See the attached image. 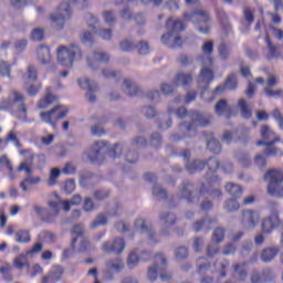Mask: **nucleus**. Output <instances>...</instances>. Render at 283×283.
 <instances>
[{"mask_svg": "<svg viewBox=\"0 0 283 283\" xmlns=\"http://www.w3.org/2000/svg\"><path fill=\"white\" fill-rule=\"evenodd\" d=\"M179 200H187L191 205H199L202 211L213 209V201L207 198V187L203 182L196 185L192 182H184L177 192Z\"/></svg>", "mask_w": 283, "mask_h": 283, "instance_id": "f257e3e1", "label": "nucleus"}, {"mask_svg": "<svg viewBox=\"0 0 283 283\" xmlns=\"http://www.w3.org/2000/svg\"><path fill=\"white\" fill-rule=\"evenodd\" d=\"M201 50L203 54L198 57L199 63H201L198 86L201 90H207L209 82L213 81V71L211 70V65H213V59L211 57V54H213V41L205 42Z\"/></svg>", "mask_w": 283, "mask_h": 283, "instance_id": "f03ea898", "label": "nucleus"}, {"mask_svg": "<svg viewBox=\"0 0 283 283\" xmlns=\"http://www.w3.org/2000/svg\"><path fill=\"white\" fill-rule=\"evenodd\" d=\"M166 28L167 32L161 35V43L172 50L182 48V36H180V33L185 30L182 21L168 18L166 21Z\"/></svg>", "mask_w": 283, "mask_h": 283, "instance_id": "7ed1b4c3", "label": "nucleus"}, {"mask_svg": "<svg viewBox=\"0 0 283 283\" xmlns=\"http://www.w3.org/2000/svg\"><path fill=\"white\" fill-rule=\"evenodd\" d=\"M190 118V122L179 124V132H184L185 136L189 137L196 136V127H208L209 123H211V115L199 112H192Z\"/></svg>", "mask_w": 283, "mask_h": 283, "instance_id": "20e7f679", "label": "nucleus"}, {"mask_svg": "<svg viewBox=\"0 0 283 283\" xmlns=\"http://www.w3.org/2000/svg\"><path fill=\"white\" fill-rule=\"evenodd\" d=\"M34 165V154L27 151L25 159L22 160L18 167V171H25L27 177L20 184V189L22 191H28V185H39L41 182V177H31L32 166Z\"/></svg>", "mask_w": 283, "mask_h": 283, "instance_id": "39448f33", "label": "nucleus"}, {"mask_svg": "<svg viewBox=\"0 0 283 283\" xmlns=\"http://www.w3.org/2000/svg\"><path fill=\"white\" fill-rule=\"evenodd\" d=\"M74 59H77V61L83 59V52L78 45L71 44L69 46H60L57 49V62L61 65L71 66L74 63Z\"/></svg>", "mask_w": 283, "mask_h": 283, "instance_id": "423d86ee", "label": "nucleus"}, {"mask_svg": "<svg viewBox=\"0 0 283 283\" xmlns=\"http://www.w3.org/2000/svg\"><path fill=\"white\" fill-rule=\"evenodd\" d=\"M72 15L70 2H62L57 9L50 14L51 25L54 30H63L65 21Z\"/></svg>", "mask_w": 283, "mask_h": 283, "instance_id": "0eeeda50", "label": "nucleus"}, {"mask_svg": "<svg viewBox=\"0 0 283 283\" xmlns=\"http://www.w3.org/2000/svg\"><path fill=\"white\" fill-rule=\"evenodd\" d=\"M185 21H191L195 23L196 30L200 32V34H209V30H211V25L209 24V13L205 10H198L195 13H185Z\"/></svg>", "mask_w": 283, "mask_h": 283, "instance_id": "6e6552de", "label": "nucleus"}, {"mask_svg": "<svg viewBox=\"0 0 283 283\" xmlns=\"http://www.w3.org/2000/svg\"><path fill=\"white\" fill-rule=\"evenodd\" d=\"M123 271H125V261L122 258H114L106 261L102 275L106 282H112L114 275L123 273Z\"/></svg>", "mask_w": 283, "mask_h": 283, "instance_id": "1a4fd4ad", "label": "nucleus"}, {"mask_svg": "<svg viewBox=\"0 0 283 283\" xmlns=\"http://www.w3.org/2000/svg\"><path fill=\"white\" fill-rule=\"evenodd\" d=\"M82 201H83V198H81V195L73 196L70 201L61 200V199H59L56 201H50L49 202V207H50L49 217L55 218V216H59V211H61V209H64V211H70L71 205L78 206V205H81Z\"/></svg>", "mask_w": 283, "mask_h": 283, "instance_id": "9d476101", "label": "nucleus"}, {"mask_svg": "<svg viewBox=\"0 0 283 283\" xmlns=\"http://www.w3.org/2000/svg\"><path fill=\"white\" fill-rule=\"evenodd\" d=\"M265 180H268V193L274 196V198H282V193L277 191L275 185H282L283 182V171L280 169H270L265 172Z\"/></svg>", "mask_w": 283, "mask_h": 283, "instance_id": "9b49d317", "label": "nucleus"}, {"mask_svg": "<svg viewBox=\"0 0 283 283\" xmlns=\"http://www.w3.org/2000/svg\"><path fill=\"white\" fill-rule=\"evenodd\" d=\"M107 154V142H95L86 151L90 163H103Z\"/></svg>", "mask_w": 283, "mask_h": 283, "instance_id": "f8f14e48", "label": "nucleus"}, {"mask_svg": "<svg viewBox=\"0 0 283 283\" xmlns=\"http://www.w3.org/2000/svg\"><path fill=\"white\" fill-rule=\"evenodd\" d=\"M109 53L93 51L86 56V64L91 72H98L101 70L99 63H109Z\"/></svg>", "mask_w": 283, "mask_h": 283, "instance_id": "ddd939ff", "label": "nucleus"}, {"mask_svg": "<svg viewBox=\"0 0 283 283\" xmlns=\"http://www.w3.org/2000/svg\"><path fill=\"white\" fill-rule=\"evenodd\" d=\"M134 228L136 231H139V233H146L149 244H158V238L156 237L154 226H151L147 219H136L134 222Z\"/></svg>", "mask_w": 283, "mask_h": 283, "instance_id": "4468645a", "label": "nucleus"}, {"mask_svg": "<svg viewBox=\"0 0 283 283\" xmlns=\"http://www.w3.org/2000/svg\"><path fill=\"white\" fill-rule=\"evenodd\" d=\"M9 101L10 103H13V105L18 106L15 111L17 118L20 120H25V118H28V107L23 103V95L17 91H12L9 95Z\"/></svg>", "mask_w": 283, "mask_h": 283, "instance_id": "2eb2a0df", "label": "nucleus"}, {"mask_svg": "<svg viewBox=\"0 0 283 283\" xmlns=\"http://www.w3.org/2000/svg\"><path fill=\"white\" fill-rule=\"evenodd\" d=\"M125 239L115 238L113 241H106L102 245V251L105 253H114L115 255H120L125 251Z\"/></svg>", "mask_w": 283, "mask_h": 283, "instance_id": "dca6fc26", "label": "nucleus"}, {"mask_svg": "<svg viewBox=\"0 0 283 283\" xmlns=\"http://www.w3.org/2000/svg\"><path fill=\"white\" fill-rule=\"evenodd\" d=\"M71 233L73 235V240L75 239L76 242H80V248L77 251L82 253L87 249V239H85V227L81 223L74 224Z\"/></svg>", "mask_w": 283, "mask_h": 283, "instance_id": "f3484780", "label": "nucleus"}, {"mask_svg": "<svg viewBox=\"0 0 283 283\" xmlns=\"http://www.w3.org/2000/svg\"><path fill=\"white\" fill-rule=\"evenodd\" d=\"M78 85L82 90H86V101L96 103V82L90 81L87 77L78 80Z\"/></svg>", "mask_w": 283, "mask_h": 283, "instance_id": "a211bd4d", "label": "nucleus"}, {"mask_svg": "<svg viewBox=\"0 0 283 283\" xmlns=\"http://www.w3.org/2000/svg\"><path fill=\"white\" fill-rule=\"evenodd\" d=\"M158 264H163L164 266L167 264V256H165V254L158 253L156 255V263L148 268L147 277L150 282H156V280H158V272L161 269Z\"/></svg>", "mask_w": 283, "mask_h": 283, "instance_id": "6ab92c4d", "label": "nucleus"}, {"mask_svg": "<svg viewBox=\"0 0 283 283\" xmlns=\"http://www.w3.org/2000/svg\"><path fill=\"white\" fill-rule=\"evenodd\" d=\"M159 220L163 222L164 228L160 231L161 235H170L171 230L169 227H174L177 222V217L174 212H163L159 217Z\"/></svg>", "mask_w": 283, "mask_h": 283, "instance_id": "aec40b11", "label": "nucleus"}, {"mask_svg": "<svg viewBox=\"0 0 283 283\" xmlns=\"http://www.w3.org/2000/svg\"><path fill=\"white\" fill-rule=\"evenodd\" d=\"M216 222H218V219L211 218V217H205L200 220H197L192 224V228H193V231H196V233H198L200 231H211V229L216 224Z\"/></svg>", "mask_w": 283, "mask_h": 283, "instance_id": "412c9836", "label": "nucleus"}, {"mask_svg": "<svg viewBox=\"0 0 283 283\" xmlns=\"http://www.w3.org/2000/svg\"><path fill=\"white\" fill-rule=\"evenodd\" d=\"M280 216H277V213H273L270 217L263 219L262 221V232L263 233H271V231H273V229L280 227Z\"/></svg>", "mask_w": 283, "mask_h": 283, "instance_id": "4be33fe9", "label": "nucleus"}, {"mask_svg": "<svg viewBox=\"0 0 283 283\" xmlns=\"http://www.w3.org/2000/svg\"><path fill=\"white\" fill-rule=\"evenodd\" d=\"M265 59L268 61H273V59H280V56H282L280 49L271 42V38L269 35L265 36Z\"/></svg>", "mask_w": 283, "mask_h": 283, "instance_id": "5701e85b", "label": "nucleus"}, {"mask_svg": "<svg viewBox=\"0 0 283 283\" xmlns=\"http://www.w3.org/2000/svg\"><path fill=\"white\" fill-rule=\"evenodd\" d=\"M279 254H280V248L268 247L261 251L260 259L265 264H269V263L273 262V260H275V258H277Z\"/></svg>", "mask_w": 283, "mask_h": 283, "instance_id": "b1692460", "label": "nucleus"}, {"mask_svg": "<svg viewBox=\"0 0 283 283\" xmlns=\"http://www.w3.org/2000/svg\"><path fill=\"white\" fill-rule=\"evenodd\" d=\"M203 136L206 138L207 148L212 154H220L222 151V146L220 145V142L216 140V137H213V133H203Z\"/></svg>", "mask_w": 283, "mask_h": 283, "instance_id": "393cba45", "label": "nucleus"}, {"mask_svg": "<svg viewBox=\"0 0 283 283\" xmlns=\"http://www.w3.org/2000/svg\"><path fill=\"white\" fill-rule=\"evenodd\" d=\"M38 60L42 65H50L52 63V53H50V46L40 45L36 50Z\"/></svg>", "mask_w": 283, "mask_h": 283, "instance_id": "a878e982", "label": "nucleus"}, {"mask_svg": "<svg viewBox=\"0 0 283 283\" xmlns=\"http://www.w3.org/2000/svg\"><path fill=\"white\" fill-rule=\"evenodd\" d=\"M123 90L128 96H138L140 94V86L129 78L124 80Z\"/></svg>", "mask_w": 283, "mask_h": 283, "instance_id": "bb28decb", "label": "nucleus"}, {"mask_svg": "<svg viewBox=\"0 0 283 283\" xmlns=\"http://www.w3.org/2000/svg\"><path fill=\"white\" fill-rule=\"evenodd\" d=\"M193 83V73L179 72L175 76V85L187 87Z\"/></svg>", "mask_w": 283, "mask_h": 283, "instance_id": "cd10ccee", "label": "nucleus"}, {"mask_svg": "<svg viewBox=\"0 0 283 283\" xmlns=\"http://www.w3.org/2000/svg\"><path fill=\"white\" fill-rule=\"evenodd\" d=\"M238 87V77L235 74H231L228 76L223 86H217L214 92L216 94H223L224 90H235Z\"/></svg>", "mask_w": 283, "mask_h": 283, "instance_id": "c85d7f7f", "label": "nucleus"}, {"mask_svg": "<svg viewBox=\"0 0 283 283\" xmlns=\"http://www.w3.org/2000/svg\"><path fill=\"white\" fill-rule=\"evenodd\" d=\"M261 138L265 140V143H280V137L275 135V132L271 129L269 125H263L260 130Z\"/></svg>", "mask_w": 283, "mask_h": 283, "instance_id": "c756f323", "label": "nucleus"}, {"mask_svg": "<svg viewBox=\"0 0 283 283\" xmlns=\"http://www.w3.org/2000/svg\"><path fill=\"white\" fill-rule=\"evenodd\" d=\"M258 147L260 145H266V149L263 150L264 156H282V150L279 148H275L273 145H275V142H256Z\"/></svg>", "mask_w": 283, "mask_h": 283, "instance_id": "7c9ffc66", "label": "nucleus"}, {"mask_svg": "<svg viewBox=\"0 0 283 283\" xmlns=\"http://www.w3.org/2000/svg\"><path fill=\"white\" fill-rule=\"evenodd\" d=\"M243 220L249 224L250 229H253L260 220V214L253 210H245L243 212Z\"/></svg>", "mask_w": 283, "mask_h": 283, "instance_id": "2f4dec72", "label": "nucleus"}, {"mask_svg": "<svg viewBox=\"0 0 283 283\" xmlns=\"http://www.w3.org/2000/svg\"><path fill=\"white\" fill-rule=\"evenodd\" d=\"M207 164L200 159H193L186 163V171L188 174H196V171H202Z\"/></svg>", "mask_w": 283, "mask_h": 283, "instance_id": "473e14b6", "label": "nucleus"}, {"mask_svg": "<svg viewBox=\"0 0 283 283\" xmlns=\"http://www.w3.org/2000/svg\"><path fill=\"white\" fill-rule=\"evenodd\" d=\"M59 97L56 95H52L50 88L46 90V95L39 102L38 107L40 109H48L54 101H57Z\"/></svg>", "mask_w": 283, "mask_h": 283, "instance_id": "72a5a7b5", "label": "nucleus"}, {"mask_svg": "<svg viewBox=\"0 0 283 283\" xmlns=\"http://www.w3.org/2000/svg\"><path fill=\"white\" fill-rule=\"evenodd\" d=\"M106 212L109 218H119V216H123V203L120 201H114L109 205Z\"/></svg>", "mask_w": 283, "mask_h": 283, "instance_id": "f704fd0d", "label": "nucleus"}, {"mask_svg": "<svg viewBox=\"0 0 283 283\" xmlns=\"http://www.w3.org/2000/svg\"><path fill=\"white\" fill-rule=\"evenodd\" d=\"M59 109H60V106H54L51 111L41 113L40 116L43 123H48L49 125H52L53 128H55L56 124L54 123L53 119H54V114H56Z\"/></svg>", "mask_w": 283, "mask_h": 283, "instance_id": "c9c22d12", "label": "nucleus"}, {"mask_svg": "<svg viewBox=\"0 0 283 283\" xmlns=\"http://www.w3.org/2000/svg\"><path fill=\"white\" fill-rule=\"evenodd\" d=\"M226 191L232 196V198H240V196H242V187L234 182H228L226 185Z\"/></svg>", "mask_w": 283, "mask_h": 283, "instance_id": "e433bc0d", "label": "nucleus"}, {"mask_svg": "<svg viewBox=\"0 0 283 283\" xmlns=\"http://www.w3.org/2000/svg\"><path fill=\"white\" fill-rule=\"evenodd\" d=\"M125 149H127V145L124 143H117L115 144L113 147L109 148V156H112V158H120V156H123V151H125Z\"/></svg>", "mask_w": 283, "mask_h": 283, "instance_id": "4c0bfd02", "label": "nucleus"}, {"mask_svg": "<svg viewBox=\"0 0 283 283\" xmlns=\"http://www.w3.org/2000/svg\"><path fill=\"white\" fill-rule=\"evenodd\" d=\"M231 46H229L227 43L222 42L218 46V53H219V59L221 61H229V56H231Z\"/></svg>", "mask_w": 283, "mask_h": 283, "instance_id": "58836bf2", "label": "nucleus"}, {"mask_svg": "<svg viewBox=\"0 0 283 283\" xmlns=\"http://www.w3.org/2000/svg\"><path fill=\"white\" fill-rule=\"evenodd\" d=\"M153 196L156 200H167V190L163 186L155 184L153 186Z\"/></svg>", "mask_w": 283, "mask_h": 283, "instance_id": "ea45409f", "label": "nucleus"}, {"mask_svg": "<svg viewBox=\"0 0 283 283\" xmlns=\"http://www.w3.org/2000/svg\"><path fill=\"white\" fill-rule=\"evenodd\" d=\"M61 275H63V269L59 265H55L51 269L45 277H49L52 283H56L59 280H61Z\"/></svg>", "mask_w": 283, "mask_h": 283, "instance_id": "a19ab883", "label": "nucleus"}, {"mask_svg": "<svg viewBox=\"0 0 283 283\" xmlns=\"http://www.w3.org/2000/svg\"><path fill=\"white\" fill-rule=\"evenodd\" d=\"M139 263H140V256H138L136 252H130L127 255L126 265H127V269H129L130 271L136 269V266H138Z\"/></svg>", "mask_w": 283, "mask_h": 283, "instance_id": "79ce46f5", "label": "nucleus"}, {"mask_svg": "<svg viewBox=\"0 0 283 283\" xmlns=\"http://www.w3.org/2000/svg\"><path fill=\"white\" fill-rule=\"evenodd\" d=\"M28 254H20L18 255L14 261H13V264H14V268L15 269H30V262L28 261Z\"/></svg>", "mask_w": 283, "mask_h": 283, "instance_id": "37998d69", "label": "nucleus"}, {"mask_svg": "<svg viewBox=\"0 0 283 283\" xmlns=\"http://www.w3.org/2000/svg\"><path fill=\"white\" fill-rule=\"evenodd\" d=\"M109 216L107 214V211L104 213L97 214L95 221L91 224L92 229H96V227H105L107 226V219Z\"/></svg>", "mask_w": 283, "mask_h": 283, "instance_id": "c03bdc74", "label": "nucleus"}, {"mask_svg": "<svg viewBox=\"0 0 283 283\" xmlns=\"http://www.w3.org/2000/svg\"><path fill=\"white\" fill-rule=\"evenodd\" d=\"M85 19L88 28H92V30L98 32V29L101 28V22L92 13H87Z\"/></svg>", "mask_w": 283, "mask_h": 283, "instance_id": "a18cd8bd", "label": "nucleus"}, {"mask_svg": "<svg viewBox=\"0 0 283 283\" xmlns=\"http://www.w3.org/2000/svg\"><path fill=\"white\" fill-rule=\"evenodd\" d=\"M234 277L240 282L247 280V269H244V263L234 265Z\"/></svg>", "mask_w": 283, "mask_h": 283, "instance_id": "49530a36", "label": "nucleus"}, {"mask_svg": "<svg viewBox=\"0 0 283 283\" xmlns=\"http://www.w3.org/2000/svg\"><path fill=\"white\" fill-rule=\"evenodd\" d=\"M261 277L264 283H271L275 280V272L271 268H265L261 272Z\"/></svg>", "mask_w": 283, "mask_h": 283, "instance_id": "de8ad7c7", "label": "nucleus"}, {"mask_svg": "<svg viewBox=\"0 0 283 283\" xmlns=\"http://www.w3.org/2000/svg\"><path fill=\"white\" fill-rule=\"evenodd\" d=\"M223 209H226L228 213H233V211L240 209V203L234 198H231L224 202Z\"/></svg>", "mask_w": 283, "mask_h": 283, "instance_id": "09e8293b", "label": "nucleus"}, {"mask_svg": "<svg viewBox=\"0 0 283 283\" xmlns=\"http://www.w3.org/2000/svg\"><path fill=\"white\" fill-rule=\"evenodd\" d=\"M216 114L217 116H222V114H224V112H229V109H231L229 107V104L227 103V99H220L217 104H216Z\"/></svg>", "mask_w": 283, "mask_h": 283, "instance_id": "8fccbe9b", "label": "nucleus"}, {"mask_svg": "<svg viewBox=\"0 0 283 283\" xmlns=\"http://www.w3.org/2000/svg\"><path fill=\"white\" fill-rule=\"evenodd\" d=\"M60 176H61V169L52 168L50 171L49 180H48L49 187H54V185H56V180H59Z\"/></svg>", "mask_w": 283, "mask_h": 283, "instance_id": "3c124183", "label": "nucleus"}, {"mask_svg": "<svg viewBox=\"0 0 283 283\" xmlns=\"http://www.w3.org/2000/svg\"><path fill=\"white\" fill-rule=\"evenodd\" d=\"M4 143H13V145H15V147H21V142L19 140L17 130H10L4 138Z\"/></svg>", "mask_w": 283, "mask_h": 283, "instance_id": "603ef678", "label": "nucleus"}, {"mask_svg": "<svg viewBox=\"0 0 283 283\" xmlns=\"http://www.w3.org/2000/svg\"><path fill=\"white\" fill-rule=\"evenodd\" d=\"M220 251V247L218 243H210L206 248V255L207 258H216Z\"/></svg>", "mask_w": 283, "mask_h": 283, "instance_id": "864d4df0", "label": "nucleus"}, {"mask_svg": "<svg viewBox=\"0 0 283 283\" xmlns=\"http://www.w3.org/2000/svg\"><path fill=\"white\" fill-rule=\"evenodd\" d=\"M15 242H30V232L28 230H20L15 233Z\"/></svg>", "mask_w": 283, "mask_h": 283, "instance_id": "5fc2aeb1", "label": "nucleus"}, {"mask_svg": "<svg viewBox=\"0 0 283 283\" xmlns=\"http://www.w3.org/2000/svg\"><path fill=\"white\" fill-rule=\"evenodd\" d=\"M176 260H187L189 258V250L186 247H179L175 250Z\"/></svg>", "mask_w": 283, "mask_h": 283, "instance_id": "6e6d98bb", "label": "nucleus"}, {"mask_svg": "<svg viewBox=\"0 0 283 283\" xmlns=\"http://www.w3.org/2000/svg\"><path fill=\"white\" fill-rule=\"evenodd\" d=\"M239 107L241 108V114L243 118H251L252 113H251V109H249V105L247 104V101L239 99Z\"/></svg>", "mask_w": 283, "mask_h": 283, "instance_id": "4d7b16f0", "label": "nucleus"}, {"mask_svg": "<svg viewBox=\"0 0 283 283\" xmlns=\"http://www.w3.org/2000/svg\"><path fill=\"white\" fill-rule=\"evenodd\" d=\"M133 147H145L147 145V138L143 135L135 136L130 140Z\"/></svg>", "mask_w": 283, "mask_h": 283, "instance_id": "13d9d810", "label": "nucleus"}, {"mask_svg": "<svg viewBox=\"0 0 283 283\" xmlns=\"http://www.w3.org/2000/svg\"><path fill=\"white\" fill-rule=\"evenodd\" d=\"M159 90L163 94L169 96V94H174L176 91V85L164 82L159 85Z\"/></svg>", "mask_w": 283, "mask_h": 283, "instance_id": "bf43d9fd", "label": "nucleus"}, {"mask_svg": "<svg viewBox=\"0 0 283 283\" xmlns=\"http://www.w3.org/2000/svg\"><path fill=\"white\" fill-rule=\"evenodd\" d=\"M39 239H40V242L52 243V242H56V234L52 232H42L40 233Z\"/></svg>", "mask_w": 283, "mask_h": 283, "instance_id": "052dcab7", "label": "nucleus"}, {"mask_svg": "<svg viewBox=\"0 0 283 283\" xmlns=\"http://www.w3.org/2000/svg\"><path fill=\"white\" fill-rule=\"evenodd\" d=\"M44 36H45V30L41 28H35L31 32L32 41H43Z\"/></svg>", "mask_w": 283, "mask_h": 283, "instance_id": "680f3d73", "label": "nucleus"}, {"mask_svg": "<svg viewBox=\"0 0 283 283\" xmlns=\"http://www.w3.org/2000/svg\"><path fill=\"white\" fill-rule=\"evenodd\" d=\"M102 15L106 24L112 27L116 23V15L113 11H104Z\"/></svg>", "mask_w": 283, "mask_h": 283, "instance_id": "e2e57ef3", "label": "nucleus"}, {"mask_svg": "<svg viewBox=\"0 0 283 283\" xmlns=\"http://www.w3.org/2000/svg\"><path fill=\"white\" fill-rule=\"evenodd\" d=\"M266 155H264V151H262L261 154H258L254 157V164L256 165V167H259V169H262L264 167H266Z\"/></svg>", "mask_w": 283, "mask_h": 283, "instance_id": "0e129e2a", "label": "nucleus"}, {"mask_svg": "<svg viewBox=\"0 0 283 283\" xmlns=\"http://www.w3.org/2000/svg\"><path fill=\"white\" fill-rule=\"evenodd\" d=\"M93 198L95 200H107V198H109V191L105 189H97L93 192Z\"/></svg>", "mask_w": 283, "mask_h": 283, "instance_id": "69168bd1", "label": "nucleus"}, {"mask_svg": "<svg viewBox=\"0 0 283 283\" xmlns=\"http://www.w3.org/2000/svg\"><path fill=\"white\" fill-rule=\"evenodd\" d=\"M10 72H12V66L6 61H1L0 62V75L8 76L10 78Z\"/></svg>", "mask_w": 283, "mask_h": 283, "instance_id": "338daca9", "label": "nucleus"}, {"mask_svg": "<svg viewBox=\"0 0 283 283\" xmlns=\"http://www.w3.org/2000/svg\"><path fill=\"white\" fill-rule=\"evenodd\" d=\"M142 114H144L146 118H155V116H158V112H156L154 106H144L142 108Z\"/></svg>", "mask_w": 283, "mask_h": 283, "instance_id": "774afa93", "label": "nucleus"}]
</instances>
